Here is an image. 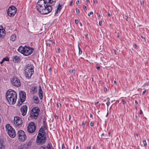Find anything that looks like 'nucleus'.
<instances>
[{
  "label": "nucleus",
  "mask_w": 149,
  "mask_h": 149,
  "mask_svg": "<svg viewBox=\"0 0 149 149\" xmlns=\"http://www.w3.org/2000/svg\"><path fill=\"white\" fill-rule=\"evenodd\" d=\"M14 123L15 125L20 127L22 125L23 120L21 118L16 116L14 118Z\"/></svg>",
  "instance_id": "nucleus-9"
},
{
  "label": "nucleus",
  "mask_w": 149,
  "mask_h": 149,
  "mask_svg": "<svg viewBox=\"0 0 149 149\" xmlns=\"http://www.w3.org/2000/svg\"><path fill=\"white\" fill-rule=\"evenodd\" d=\"M57 51L58 52H60V48L59 47H58L57 48Z\"/></svg>",
  "instance_id": "nucleus-45"
},
{
  "label": "nucleus",
  "mask_w": 149,
  "mask_h": 149,
  "mask_svg": "<svg viewBox=\"0 0 149 149\" xmlns=\"http://www.w3.org/2000/svg\"><path fill=\"white\" fill-rule=\"evenodd\" d=\"M76 10L77 13L79 14V9L76 8Z\"/></svg>",
  "instance_id": "nucleus-36"
},
{
  "label": "nucleus",
  "mask_w": 149,
  "mask_h": 149,
  "mask_svg": "<svg viewBox=\"0 0 149 149\" xmlns=\"http://www.w3.org/2000/svg\"><path fill=\"white\" fill-rule=\"evenodd\" d=\"M17 11V8L14 6L10 7L8 10L7 13L10 17L13 16L16 14Z\"/></svg>",
  "instance_id": "nucleus-6"
},
{
  "label": "nucleus",
  "mask_w": 149,
  "mask_h": 149,
  "mask_svg": "<svg viewBox=\"0 0 149 149\" xmlns=\"http://www.w3.org/2000/svg\"><path fill=\"white\" fill-rule=\"evenodd\" d=\"M71 118V117L70 115H69V120H70Z\"/></svg>",
  "instance_id": "nucleus-54"
},
{
  "label": "nucleus",
  "mask_w": 149,
  "mask_h": 149,
  "mask_svg": "<svg viewBox=\"0 0 149 149\" xmlns=\"http://www.w3.org/2000/svg\"><path fill=\"white\" fill-rule=\"evenodd\" d=\"M18 138L19 140L21 141H25L26 139V136L24 132L22 130H20L18 132Z\"/></svg>",
  "instance_id": "nucleus-8"
},
{
  "label": "nucleus",
  "mask_w": 149,
  "mask_h": 149,
  "mask_svg": "<svg viewBox=\"0 0 149 149\" xmlns=\"http://www.w3.org/2000/svg\"><path fill=\"white\" fill-rule=\"evenodd\" d=\"M40 89L38 91V94L40 97V99L42 100L43 97V92L40 86H39Z\"/></svg>",
  "instance_id": "nucleus-18"
},
{
  "label": "nucleus",
  "mask_w": 149,
  "mask_h": 149,
  "mask_svg": "<svg viewBox=\"0 0 149 149\" xmlns=\"http://www.w3.org/2000/svg\"><path fill=\"white\" fill-rule=\"evenodd\" d=\"M37 10L43 15L47 14L52 10V7L48 3H45L44 0H39L36 4Z\"/></svg>",
  "instance_id": "nucleus-1"
},
{
  "label": "nucleus",
  "mask_w": 149,
  "mask_h": 149,
  "mask_svg": "<svg viewBox=\"0 0 149 149\" xmlns=\"http://www.w3.org/2000/svg\"><path fill=\"white\" fill-rule=\"evenodd\" d=\"M65 147L64 144H62V149H64Z\"/></svg>",
  "instance_id": "nucleus-46"
},
{
  "label": "nucleus",
  "mask_w": 149,
  "mask_h": 149,
  "mask_svg": "<svg viewBox=\"0 0 149 149\" xmlns=\"http://www.w3.org/2000/svg\"><path fill=\"white\" fill-rule=\"evenodd\" d=\"M90 125L91 127H93L94 125L93 123L92 122H91L90 123Z\"/></svg>",
  "instance_id": "nucleus-40"
},
{
  "label": "nucleus",
  "mask_w": 149,
  "mask_h": 149,
  "mask_svg": "<svg viewBox=\"0 0 149 149\" xmlns=\"http://www.w3.org/2000/svg\"><path fill=\"white\" fill-rule=\"evenodd\" d=\"M3 60H4V61H8L9 60V59L8 57H5V58H3Z\"/></svg>",
  "instance_id": "nucleus-32"
},
{
  "label": "nucleus",
  "mask_w": 149,
  "mask_h": 149,
  "mask_svg": "<svg viewBox=\"0 0 149 149\" xmlns=\"http://www.w3.org/2000/svg\"><path fill=\"white\" fill-rule=\"evenodd\" d=\"M96 68L98 70H99L100 68V66L99 65H97L96 66Z\"/></svg>",
  "instance_id": "nucleus-42"
},
{
  "label": "nucleus",
  "mask_w": 149,
  "mask_h": 149,
  "mask_svg": "<svg viewBox=\"0 0 149 149\" xmlns=\"http://www.w3.org/2000/svg\"><path fill=\"white\" fill-rule=\"evenodd\" d=\"M31 89L32 93L33 94L36 93L37 90V87L34 86H32Z\"/></svg>",
  "instance_id": "nucleus-20"
},
{
  "label": "nucleus",
  "mask_w": 149,
  "mask_h": 149,
  "mask_svg": "<svg viewBox=\"0 0 149 149\" xmlns=\"http://www.w3.org/2000/svg\"><path fill=\"white\" fill-rule=\"evenodd\" d=\"M107 15L109 16H110L111 15L110 13L109 12H108L107 13Z\"/></svg>",
  "instance_id": "nucleus-49"
},
{
  "label": "nucleus",
  "mask_w": 149,
  "mask_h": 149,
  "mask_svg": "<svg viewBox=\"0 0 149 149\" xmlns=\"http://www.w3.org/2000/svg\"><path fill=\"white\" fill-rule=\"evenodd\" d=\"M70 72L71 74H74L75 73V69H73L72 70H70Z\"/></svg>",
  "instance_id": "nucleus-26"
},
{
  "label": "nucleus",
  "mask_w": 149,
  "mask_h": 149,
  "mask_svg": "<svg viewBox=\"0 0 149 149\" xmlns=\"http://www.w3.org/2000/svg\"><path fill=\"white\" fill-rule=\"evenodd\" d=\"M13 61L14 62H18L20 61V58L19 56H15L13 58Z\"/></svg>",
  "instance_id": "nucleus-17"
},
{
  "label": "nucleus",
  "mask_w": 149,
  "mask_h": 149,
  "mask_svg": "<svg viewBox=\"0 0 149 149\" xmlns=\"http://www.w3.org/2000/svg\"><path fill=\"white\" fill-rule=\"evenodd\" d=\"M83 8H84V10H86L87 9L86 7V6H83Z\"/></svg>",
  "instance_id": "nucleus-47"
},
{
  "label": "nucleus",
  "mask_w": 149,
  "mask_h": 149,
  "mask_svg": "<svg viewBox=\"0 0 149 149\" xmlns=\"http://www.w3.org/2000/svg\"><path fill=\"white\" fill-rule=\"evenodd\" d=\"M113 51H114V53H115V54H116V52H117L116 50H115V49H114Z\"/></svg>",
  "instance_id": "nucleus-58"
},
{
  "label": "nucleus",
  "mask_w": 149,
  "mask_h": 149,
  "mask_svg": "<svg viewBox=\"0 0 149 149\" xmlns=\"http://www.w3.org/2000/svg\"><path fill=\"white\" fill-rule=\"evenodd\" d=\"M79 0L77 1L76 2V3L77 4H79Z\"/></svg>",
  "instance_id": "nucleus-51"
},
{
  "label": "nucleus",
  "mask_w": 149,
  "mask_h": 149,
  "mask_svg": "<svg viewBox=\"0 0 149 149\" xmlns=\"http://www.w3.org/2000/svg\"><path fill=\"white\" fill-rule=\"evenodd\" d=\"M51 143H48L47 145V146L46 147V149H51V147L52 146V145H50Z\"/></svg>",
  "instance_id": "nucleus-27"
},
{
  "label": "nucleus",
  "mask_w": 149,
  "mask_h": 149,
  "mask_svg": "<svg viewBox=\"0 0 149 149\" xmlns=\"http://www.w3.org/2000/svg\"><path fill=\"white\" fill-rule=\"evenodd\" d=\"M141 37L143 38V39L144 40H145V37H144L143 36H141Z\"/></svg>",
  "instance_id": "nucleus-61"
},
{
  "label": "nucleus",
  "mask_w": 149,
  "mask_h": 149,
  "mask_svg": "<svg viewBox=\"0 0 149 149\" xmlns=\"http://www.w3.org/2000/svg\"><path fill=\"white\" fill-rule=\"evenodd\" d=\"M136 149H140L139 147V146H138L136 147Z\"/></svg>",
  "instance_id": "nucleus-63"
},
{
  "label": "nucleus",
  "mask_w": 149,
  "mask_h": 149,
  "mask_svg": "<svg viewBox=\"0 0 149 149\" xmlns=\"http://www.w3.org/2000/svg\"><path fill=\"white\" fill-rule=\"evenodd\" d=\"M17 50L19 52L24 55L28 56L33 53L34 49L31 48L26 45L24 47L21 45L19 47Z\"/></svg>",
  "instance_id": "nucleus-3"
},
{
  "label": "nucleus",
  "mask_w": 149,
  "mask_h": 149,
  "mask_svg": "<svg viewBox=\"0 0 149 149\" xmlns=\"http://www.w3.org/2000/svg\"><path fill=\"white\" fill-rule=\"evenodd\" d=\"M40 111V109L37 107H33L32 110H31L30 112L32 113H36L38 114L39 115Z\"/></svg>",
  "instance_id": "nucleus-15"
},
{
  "label": "nucleus",
  "mask_w": 149,
  "mask_h": 149,
  "mask_svg": "<svg viewBox=\"0 0 149 149\" xmlns=\"http://www.w3.org/2000/svg\"><path fill=\"white\" fill-rule=\"evenodd\" d=\"M135 48L136 49L137 48V46L136 44H134V45Z\"/></svg>",
  "instance_id": "nucleus-50"
},
{
  "label": "nucleus",
  "mask_w": 149,
  "mask_h": 149,
  "mask_svg": "<svg viewBox=\"0 0 149 149\" xmlns=\"http://www.w3.org/2000/svg\"><path fill=\"white\" fill-rule=\"evenodd\" d=\"M114 84H117V82L116 81H114Z\"/></svg>",
  "instance_id": "nucleus-59"
},
{
  "label": "nucleus",
  "mask_w": 149,
  "mask_h": 149,
  "mask_svg": "<svg viewBox=\"0 0 149 149\" xmlns=\"http://www.w3.org/2000/svg\"><path fill=\"white\" fill-rule=\"evenodd\" d=\"M87 149H91V148L89 146H88L87 147Z\"/></svg>",
  "instance_id": "nucleus-57"
},
{
  "label": "nucleus",
  "mask_w": 149,
  "mask_h": 149,
  "mask_svg": "<svg viewBox=\"0 0 149 149\" xmlns=\"http://www.w3.org/2000/svg\"><path fill=\"white\" fill-rule=\"evenodd\" d=\"M90 118H92V116H92V115L91 114H90Z\"/></svg>",
  "instance_id": "nucleus-64"
},
{
  "label": "nucleus",
  "mask_w": 149,
  "mask_h": 149,
  "mask_svg": "<svg viewBox=\"0 0 149 149\" xmlns=\"http://www.w3.org/2000/svg\"><path fill=\"white\" fill-rule=\"evenodd\" d=\"M43 126L41 127L40 129L38 135L42 136H46L45 135V130L47 129L46 127V124L45 123L44 120L43 121Z\"/></svg>",
  "instance_id": "nucleus-7"
},
{
  "label": "nucleus",
  "mask_w": 149,
  "mask_h": 149,
  "mask_svg": "<svg viewBox=\"0 0 149 149\" xmlns=\"http://www.w3.org/2000/svg\"><path fill=\"white\" fill-rule=\"evenodd\" d=\"M16 36L15 34H14L12 35L10 37V39L12 41H14L16 39Z\"/></svg>",
  "instance_id": "nucleus-21"
},
{
  "label": "nucleus",
  "mask_w": 149,
  "mask_h": 149,
  "mask_svg": "<svg viewBox=\"0 0 149 149\" xmlns=\"http://www.w3.org/2000/svg\"><path fill=\"white\" fill-rule=\"evenodd\" d=\"M6 128L10 137L13 138L15 136L16 134L15 130L10 125L6 124Z\"/></svg>",
  "instance_id": "nucleus-5"
},
{
  "label": "nucleus",
  "mask_w": 149,
  "mask_h": 149,
  "mask_svg": "<svg viewBox=\"0 0 149 149\" xmlns=\"http://www.w3.org/2000/svg\"><path fill=\"white\" fill-rule=\"evenodd\" d=\"M12 85L16 87L19 86L21 85L20 80L16 77H13L11 81Z\"/></svg>",
  "instance_id": "nucleus-11"
},
{
  "label": "nucleus",
  "mask_w": 149,
  "mask_h": 149,
  "mask_svg": "<svg viewBox=\"0 0 149 149\" xmlns=\"http://www.w3.org/2000/svg\"><path fill=\"white\" fill-rule=\"evenodd\" d=\"M36 126L33 122L31 123L27 127L28 131L30 133H33L36 130Z\"/></svg>",
  "instance_id": "nucleus-12"
},
{
  "label": "nucleus",
  "mask_w": 149,
  "mask_h": 149,
  "mask_svg": "<svg viewBox=\"0 0 149 149\" xmlns=\"http://www.w3.org/2000/svg\"><path fill=\"white\" fill-rule=\"evenodd\" d=\"M110 102L109 101H108V102L106 103V104L107 105V107H108L109 105L110 104Z\"/></svg>",
  "instance_id": "nucleus-35"
},
{
  "label": "nucleus",
  "mask_w": 149,
  "mask_h": 149,
  "mask_svg": "<svg viewBox=\"0 0 149 149\" xmlns=\"http://www.w3.org/2000/svg\"><path fill=\"white\" fill-rule=\"evenodd\" d=\"M34 102L36 104H38L39 102L38 99L37 97H33Z\"/></svg>",
  "instance_id": "nucleus-23"
},
{
  "label": "nucleus",
  "mask_w": 149,
  "mask_h": 149,
  "mask_svg": "<svg viewBox=\"0 0 149 149\" xmlns=\"http://www.w3.org/2000/svg\"><path fill=\"white\" fill-rule=\"evenodd\" d=\"M41 147L43 149H46V146H45V145H44L43 146H41Z\"/></svg>",
  "instance_id": "nucleus-41"
},
{
  "label": "nucleus",
  "mask_w": 149,
  "mask_h": 149,
  "mask_svg": "<svg viewBox=\"0 0 149 149\" xmlns=\"http://www.w3.org/2000/svg\"><path fill=\"white\" fill-rule=\"evenodd\" d=\"M4 30L3 29H0V37H1L4 36L5 35V33L4 32Z\"/></svg>",
  "instance_id": "nucleus-22"
},
{
  "label": "nucleus",
  "mask_w": 149,
  "mask_h": 149,
  "mask_svg": "<svg viewBox=\"0 0 149 149\" xmlns=\"http://www.w3.org/2000/svg\"><path fill=\"white\" fill-rule=\"evenodd\" d=\"M46 136H42L38 135L37 137L36 142L38 145H42L45 143L46 140Z\"/></svg>",
  "instance_id": "nucleus-10"
},
{
  "label": "nucleus",
  "mask_w": 149,
  "mask_h": 149,
  "mask_svg": "<svg viewBox=\"0 0 149 149\" xmlns=\"http://www.w3.org/2000/svg\"><path fill=\"white\" fill-rule=\"evenodd\" d=\"M78 49H79V54L80 55L82 53V52L81 49H80V47L79 46L78 47Z\"/></svg>",
  "instance_id": "nucleus-29"
},
{
  "label": "nucleus",
  "mask_w": 149,
  "mask_h": 149,
  "mask_svg": "<svg viewBox=\"0 0 149 149\" xmlns=\"http://www.w3.org/2000/svg\"><path fill=\"white\" fill-rule=\"evenodd\" d=\"M3 61H4L3 59V60H2V61L0 62L2 64L3 63Z\"/></svg>",
  "instance_id": "nucleus-62"
},
{
  "label": "nucleus",
  "mask_w": 149,
  "mask_h": 149,
  "mask_svg": "<svg viewBox=\"0 0 149 149\" xmlns=\"http://www.w3.org/2000/svg\"><path fill=\"white\" fill-rule=\"evenodd\" d=\"M135 103L136 104H138V102L136 100H135Z\"/></svg>",
  "instance_id": "nucleus-60"
},
{
  "label": "nucleus",
  "mask_w": 149,
  "mask_h": 149,
  "mask_svg": "<svg viewBox=\"0 0 149 149\" xmlns=\"http://www.w3.org/2000/svg\"><path fill=\"white\" fill-rule=\"evenodd\" d=\"M82 124L84 126H85V123H84V122H83L82 123Z\"/></svg>",
  "instance_id": "nucleus-53"
},
{
  "label": "nucleus",
  "mask_w": 149,
  "mask_h": 149,
  "mask_svg": "<svg viewBox=\"0 0 149 149\" xmlns=\"http://www.w3.org/2000/svg\"><path fill=\"white\" fill-rule=\"evenodd\" d=\"M19 97L20 99H21L23 101H24L26 98L25 93L22 91H20L19 93Z\"/></svg>",
  "instance_id": "nucleus-14"
},
{
  "label": "nucleus",
  "mask_w": 149,
  "mask_h": 149,
  "mask_svg": "<svg viewBox=\"0 0 149 149\" xmlns=\"http://www.w3.org/2000/svg\"><path fill=\"white\" fill-rule=\"evenodd\" d=\"M5 148V146L4 145H3L2 146H0V149H3Z\"/></svg>",
  "instance_id": "nucleus-33"
},
{
  "label": "nucleus",
  "mask_w": 149,
  "mask_h": 149,
  "mask_svg": "<svg viewBox=\"0 0 149 149\" xmlns=\"http://www.w3.org/2000/svg\"><path fill=\"white\" fill-rule=\"evenodd\" d=\"M24 101H23L21 99H20V100H19L17 104V106L19 107L20 106Z\"/></svg>",
  "instance_id": "nucleus-25"
},
{
  "label": "nucleus",
  "mask_w": 149,
  "mask_h": 149,
  "mask_svg": "<svg viewBox=\"0 0 149 149\" xmlns=\"http://www.w3.org/2000/svg\"><path fill=\"white\" fill-rule=\"evenodd\" d=\"M93 14V12H91L90 13H88V16H90V15H92Z\"/></svg>",
  "instance_id": "nucleus-39"
},
{
  "label": "nucleus",
  "mask_w": 149,
  "mask_h": 149,
  "mask_svg": "<svg viewBox=\"0 0 149 149\" xmlns=\"http://www.w3.org/2000/svg\"><path fill=\"white\" fill-rule=\"evenodd\" d=\"M102 20H100L99 21V24L101 26L102 25Z\"/></svg>",
  "instance_id": "nucleus-38"
},
{
  "label": "nucleus",
  "mask_w": 149,
  "mask_h": 149,
  "mask_svg": "<svg viewBox=\"0 0 149 149\" xmlns=\"http://www.w3.org/2000/svg\"><path fill=\"white\" fill-rule=\"evenodd\" d=\"M73 2L72 1L70 3V6H72V5Z\"/></svg>",
  "instance_id": "nucleus-52"
},
{
  "label": "nucleus",
  "mask_w": 149,
  "mask_h": 149,
  "mask_svg": "<svg viewBox=\"0 0 149 149\" xmlns=\"http://www.w3.org/2000/svg\"><path fill=\"white\" fill-rule=\"evenodd\" d=\"M27 110V107L26 105L23 106L20 109L22 115L24 116L26 115Z\"/></svg>",
  "instance_id": "nucleus-13"
},
{
  "label": "nucleus",
  "mask_w": 149,
  "mask_h": 149,
  "mask_svg": "<svg viewBox=\"0 0 149 149\" xmlns=\"http://www.w3.org/2000/svg\"><path fill=\"white\" fill-rule=\"evenodd\" d=\"M6 100L10 104H14L16 101L17 95L15 91L11 89L8 90L6 94Z\"/></svg>",
  "instance_id": "nucleus-2"
},
{
  "label": "nucleus",
  "mask_w": 149,
  "mask_h": 149,
  "mask_svg": "<svg viewBox=\"0 0 149 149\" xmlns=\"http://www.w3.org/2000/svg\"><path fill=\"white\" fill-rule=\"evenodd\" d=\"M146 92V90H145L143 91V95Z\"/></svg>",
  "instance_id": "nucleus-48"
},
{
  "label": "nucleus",
  "mask_w": 149,
  "mask_h": 149,
  "mask_svg": "<svg viewBox=\"0 0 149 149\" xmlns=\"http://www.w3.org/2000/svg\"><path fill=\"white\" fill-rule=\"evenodd\" d=\"M75 22L76 24H77L78 23V20L77 19H75Z\"/></svg>",
  "instance_id": "nucleus-43"
},
{
  "label": "nucleus",
  "mask_w": 149,
  "mask_h": 149,
  "mask_svg": "<svg viewBox=\"0 0 149 149\" xmlns=\"http://www.w3.org/2000/svg\"><path fill=\"white\" fill-rule=\"evenodd\" d=\"M45 3H49L50 2V0H45Z\"/></svg>",
  "instance_id": "nucleus-37"
},
{
  "label": "nucleus",
  "mask_w": 149,
  "mask_h": 149,
  "mask_svg": "<svg viewBox=\"0 0 149 149\" xmlns=\"http://www.w3.org/2000/svg\"><path fill=\"white\" fill-rule=\"evenodd\" d=\"M143 143L145 146H147V144L146 140H143Z\"/></svg>",
  "instance_id": "nucleus-31"
},
{
  "label": "nucleus",
  "mask_w": 149,
  "mask_h": 149,
  "mask_svg": "<svg viewBox=\"0 0 149 149\" xmlns=\"http://www.w3.org/2000/svg\"><path fill=\"white\" fill-rule=\"evenodd\" d=\"M61 9V6L59 3L58 5L56 10H55V15L59 13Z\"/></svg>",
  "instance_id": "nucleus-16"
},
{
  "label": "nucleus",
  "mask_w": 149,
  "mask_h": 149,
  "mask_svg": "<svg viewBox=\"0 0 149 149\" xmlns=\"http://www.w3.org/2000/svg\"><path fill=\"white\" fill-rule=\"evenodd\" d=\"M140 113L141 114L143 113V112L141 109L140 110Z\"/></svg>",
  "instance_id": "nucleus-56"
},
{
  "label": "nucleus",
  "mask_w": 149,
  "mask_h": 149,
  "mask_svg": "<svg viewBox=\"0 0 149 149\" xmlns=\"http://www.w3.org/2000/svg\"><path fill=\"white\" fill-rule=\"evenodd\" d=\"M38 114H37L34 113H32L30 112V116L32 118H33L36 119L37 118V117L38 116Z\"/></svg>",
  "instance_id": "nucleus-19"
},
{
  "label": "nucleus",
  "mask_w": 149,
  "mask_h": 149,
  "mask_svg": "<svg viewBox=\"0 0 149 149\" xmlns=\"http://www.w3.org/2000/svg\"><path fill=\"white\" fill-rule=\"evenodd\" d=\"M46 45H47V46H49H49H50V43H49L47 42V43H46Z\"/></svg>",
  "instance_id": "nucleus-44"
},
{
  "label": "nucleus",
  "mask_w": 149,
  "mask_h": 149,
  "mask_svg": "<svg viewBox=\"0 0 149 149\" xmlns=\"http://www.w3.org/2000/svg\"><path fill=\"white\" fill-rule=\"evenodd\" d=\"M3 141L2 139H0V146L4 145L3 143Z\"/></svg>",
  "instance_id": "nucleus-30"
},
{
  "label": "nucleus",
  "mask_w": 149,
  "mask_h": 149,
  "mask_svg": "<svg viewBox=\"0 0 149 149\" xmlns=\"http://www.w3.org/2000/svg\"><path fill=\"white\" fill-rule=\"evenodd\" d=\"M122 102H123V104H124L126 103V101L124 99H122Z\"/></svg>",
  "instance_id": "nucleus-34"
},
{
  "label": "nucleus",
  "mask_w": 149,
  "mask_h": 149,
  "mask_svg": "<svg viewBox=\"0 0 149 149\" xmlns=\"http://www.w3.org/2000/svg\"><path fill=\"white\" fill-rule=\"evenodd\" d=\"M34 66L31 64L26 65L25 69V76L26 78L30 79L32 75L33 74Z\"/></svg>",
  "instance_id": "nucleus-4"
},
{
  "label": "nucleus",
  "mask_w": 149,
  "mask_h": 149,
  "mask_svg": "<svg viewBox=\"0 0 149 149\" xmlns=\"http://www.w3.org/2000/svg\"><path fill=\"white\" fill-rule=\"evenodd\" d=\"M24 146L22 145H20L18 147V149H24Z\"/></svg>",
  "instance_id": "nucleus-28"
},
{
  "label": "nucleus",
  "mask_w": 149,
  "mask_h": 149,
  "mask_svg": "<svg viewBox=\"0 0 149 149\" xmlns=\"http://www.w3.org/2000/svg\"><path fill=\"white\" fill-rule=\"evenodd\" d=\"M50 2L49 3H48L49 4H51V6H52L54 5L55 3H56V0H50Z\"/></svg>",
  "instance_id": "nucleus-24"
},
{
  "label": "nucleus",
  "mask_w": 149,
  "mask_h": 149,
  "mask_svg": "<svg viewBox=\"0 0 149 149\" xmlns=\"http://www.w3.org/2000/svg\"><path fill=\"white\" fill-rule=\"evenodd\" d=\"M97 14L98 17H100V14L99 13H97Z\"/></svg>",
  "instance_id": "nucleus-55"
}]
</instances>
